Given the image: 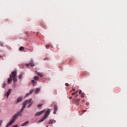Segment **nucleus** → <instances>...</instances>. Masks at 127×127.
<instances>
[{
	"instance_id": "f3484780",
	"label": "nucleus",
	"mask_w": 127,
	"mask_h": 127,
	"mask_svg": "<svg viewBox=\"0 0 127 127\" xmlns=\"http://www.w3.org/2000/svg\"><path fill=\"white\" fill-rule=\"evenodd\" d=\"M46 119H47V118H45V117L44 116V118H43L41 120L39 121V123H41L42 122H44Z\"/></svg>"
},
{
	"instance_id": "7ed1b4c3",
	"label": "nucleus",
	"mask_w": 127,
	"mask_h": 127,
	"mask_svg": "<svg viewBox=\"0 0 127 127\" xmlns=\"http://www.w3.org/2000/svg\"><path fill=\"white\" fill-rule=\"evenodd\" d=\"M31 100H25L23 103H22V109H25L26 107V105H27V103H30Z\"/></svg>"
},
{
	"instance_id": "412c9836",
	"label": "nucleus",
	"mask_w": 127,
	"mask_h": 127,
	"mask_svg": "<svg viewBox=\"0 0 127 127\" xmlns=\"http://www.w3.org/2000/svg\"><path fill=\"white\" fill-rule=\"evenodd\" d=\"M77 94H78V91H76L74 92H73L71 95L72 96H75V95H77Z\"/></svg>"
},
{
	"instance_id": "2eb2a0df",
	"label": "nucleus",
	"mask_w": 127,
	"mask_h": 127,
	"mask_svg": "<svg viewBox=\"0 0 127 127\" xmlns=\"http://www.w3.org/2000/svg\"><path fill=\"white\" fill-rule=\"evenodd\" d=\"M10 92H11V90H10V89H9L8 91L7 92V97L8 98V96H9V94H10Z\"/></svg>"
},
{
	"instance_id": "39448f33",
	"label": "nucleus",
	"mask_w": 127,
	"mask_h": 127,
	"mask_svg": "<svg viewBox=\"0 0 127 127\" xmlns=\"http://www.w3.org/2000/svg\"><path fill=\"white\" fill-rule=\"evenodd\" d=\"M30 65H31L32 67H34V66L35 65L33 63V61H30L29 64H26V67H29V66H30Z\"/></svg>"
},
{
	"instance_id": "ddd939ff",
	"label": "nucleus",
	"mask_w": 127,
	"mask_h": 127,
	"mask_svg": "<svg viewBox=\"0 0 127 127\" xmlns=\"http://www.w3.org/2000/svg\"><path fill=\"white\" fill-rule=\"evenodd\" d=\"M56 123V121L55 120H50V122L49 124L50 125H51V124H55Z\"/></svg>"
},
{
	"instance_id": "2f4dec72",
	"label": "nucleus",
	"mask_w": 127,
	"mask_h": 127,
	"mask_svg": "<svg viewBox=\"0 0 127 127\" xmlns=\"http://www.w3.org/2000/svg\"><path fill=\"white\" fill-rule=\"evenodd\" d=\"M65 85L66 87H68V86H69V84L67 83H66L65 84Z\"/></svg>"
},
{
	"instance_id": "4be33fe9",
	"label": "nucleus",
	"mask_w": 127,
	"mask_h": 127,
	"mask_svg": "<svg viewBox=\"0 0 127 127\" xmlns=\"http://www.w3.org/2000/svg\"><path fill=\"white\" fill-rule=\"evenodd\" d=\"M42 106H43V104H38L37 107L38 108V109H40V108L42 107Z\"/></svg>"
},
{
	"instance_id": "f03ea898",
	"label": "nucleus",
	"mask_w": 127,
	"mask_h": 127,
	"mask_svg": "<svg viewBox=\"0 0 127 127\" xmlns=\"http://www.w3.org/2000/svg\"><path fill=\"white\" fill-rule=\"evenodd\" d=\"M22 115H21V112H17L16 114H15L13 117H12V120L14 122L15 120H16V118L17 117H21Z\"/></svg>"
},
{
	"instance_id": "423d86ee",
	"label": "nucleus",
	"mask_w": 127,
	"mask_h": 127,
	"mask_svg": "<svg viewBox=\"0 0 127 127\" xmlns=\"http://www.w3.org/2000/svg\"><path fill=\"white\" fill-rule=\"evenodd\" d=\"M73 101H75V104L76 105V106H79V105H80V98H77L76 99H73Z\"/></svg>"
},
{
	"instance_id": "7c9ffc66",
	"label": "nucleus",
	"mask_w": 127,
	"mask_h": 127,
	"mask_svg": "<svg viewBox=\"0 0 127 127\" xmlns=\"http://www.w3.org/2000/svg\"><path fill=\"white\" fill-rule=\"evenodd\" d=\"M81 112H82V113H86L87 112V111L85 110H83L81 111Z\"/></svg>"
},
{
	"instance_id": "c756f323",
	"label": "nucleus",
	"mask_w": 127,
	"mask_h": 127,
	"mask_svg": "<svg viewBox=\"0 0 127 127\" xmlns=\"http://www.w3.org/2000/svg\"><path fill=\"white\" fill-rule=\"evenodd\" d=\"M24 110V109L21 108V109L20 112L22 113V112H23Z\"/></svg>"
},
{
	"instance_id": "6e6552de",
	"label": "nucleus",
	"mask_w": 127,
	"mask_h": 127,
	"mask_svg": "<svg viewBox=\"0 0 127 127\" xmlns=\"http://www.w3.org/2000/svg\"><path fill=\"white\" fill-rule=\"evenodd\" d=\"M28 100H30L31 101L30 102H28L27 104H29L28 105V106H27V108L28 109H29V108H30V107H31V106H32V104H33V102H32V99H29Z\"/></svg>"
},
{
	"instance_id": "58836bf2",
	"label": "nucleus",
	"mask_w": 127,
	"mask_h": 127,
	"mask_svg": "<svg viewBox=\"0 0 127 127\" xmlns=\"http://www.w3.org/2000/svg\"><path fill=\"white\" fill-rule=\"evenodd\" d=\"M0 45L1 46H2L3 45H2V44H0Z\"/></svg>"
},
{
	"instance_id": "5701e85b",
	"label": "nucleus",
	"mask_w": 127,
	"mask_h": 127,
	"mask_svg": "<svg viewBox=\"0 0 127 127\" xmlns=\"http://www.w3.org/2000/svg\"><path fill=\"white\" fill-rule=\"evenodd\" d=\"M5 82H3L2 83V88H4V87H5Z\"/></svg>"
},
{
	"instance_id": "a211bd4d",
	"label": "nucleus",
	"mask_w": 127,
	"mask_h": 127,
	"mask_svg": "<svg viewBox=\"0 0 127 127\" xmlns=\"http://www.w3.org/2000/svg\"><path fill=\"white\" fill-rule=\"evenodd\" d=\"M25 48L23 47H20L19 49V50H20V51H23V50H24Z\"/></svg>"
},
{
	"instance_id": "4c0bfd02",
	"label": "nucleus",
	"mask_w": 127,
	"mask_h": 127,
	"mask_svg": "<svg viewBox=\"0 0 127 127\" xmlns=\"http://www.w3.org/2000/svg\"><path fill=\"white\" fill-rule=\"evenodd\" d=\"M77 97H78V95H76L75 96V98H77Z\"/></svg>"
},
{
	"instance_id": "72a5a7b5",
	"label": "nucleus",
	"mask_w": 127,
	"mask_h": 127,
	"mask_svg": "<svg viewBox=\"0 0 127 127\" xmlns=\"http://www.w3.org/2000/svg\"><path fill=\"white\" fill-rule=\"evenodd\" d=\"M78 93H79V95H81V94H82V90H79Z\"/></svg>"
},
{
	"instance_id": "bb28decb",
	"label": "nucleus",
	"mask_w": 127,
	"mask_h": 127,
	"mask_svg": "<svg viewBox=\"0 0 127 127\" xmlns=\"http://www.w3.org/2000/svg\"><path fill=\"white\" fill-rule=\"evenodd\" d=\"M35 81H34V80H32V84H33V85H35Z\"/></svg>"
},
{
	"instance_id": "473e14b6",
	"label": "nucleus",
	"mask_w": 127,
	"mask_h": 127,
	"mask_svg": "<svg viewBox=\"0 0 127 127\" xmlns=\"http://www.w3.org/2000/svg\"><path fill=\"white\" fill-rule=\"evenodd\" d=\"M1 124H2V120L0 121V127L1 126Z\"/></svg>"
},
{
	"instance_id": "c85d7f7f",
	"label": "nucleus",
	"mask_w": 127,
	"mask_h": 127,
	"mask_svg": "<svg viewBox=\"0 0 127 127\" xmlns=\"http://www.w3.org/2000/svg\"><path fill=\"white\" fill-rule=\"evenodd\" d=\"M46 48H47V49H48L49 48V45H46Z\"/></svg>"
},
{
	"instance_id": "0eeeda50",
	"label": "nucleus",
	"mask_w": 127,
	"mask_h": 127,
	"mask_svg": "<svg viewBox=\"0 0 127 127\" xmlns=\"http://www.w3.org/2000/svg\"><path fill=\"white\" fill-rule=\"evenodd\" d=\"M44 112H45V110H42L41 112H38L35 114V117H38V116H41V115H42V114H43Z\"/></svg>"
},
{
	"instance_id": "f8f14e48",
	"label": "nucleus",
	"mask_w": 127,
	"mask_h": 127,
	"mask_svg": "<svg viewBox=\"0 0 127 127\" xmlns=\"http://www.w3.org/2000/svg\"><path fill=\"white\" fill-rule=\"evenodd\" d=\"M22 101V97L21 96L19 97L16 101V103H20Z\"/></svg>"
},
{
	"instance_id": "1a4fd4ad",
	"label": "nucleus",
	"mask_w": 127,
	"mask_h": 127,
	"mask_svg": "<svg viewBox=\"0 0 127 127\" xmlns=\"http://www.w3.org/2000/svg\"><path fill=\"white\" fill-rule=\"evenodd\" d=\"M49 114H50V109H48L45 113V118L47 119V117L49 116Z\"/></svg>"
},
{
	"instance_id": "6ab92c4d",
	"label": "nucleus",
	"mask_w": 127,
	"mask_h": 127,
	"mask_svg": "<svg viewBox=\"0 0 127 127\" xmlns=\"http://www.w3.org/2000/svg\"><path fill=\"white\" fill-rule=\"evenodd\" d=\"M39 91H40V88H37L35 89V93H36V94H37V92H39Z\"/></svg>"
},
{
	"instance_id": "b1692460",
	"label": "nucleus",
	"mask_w": 127,
	"mask_h": 127,
	"mask_svg": "<svg viewBox=\"0 0 127 127\" xmlns=\"http://www.w3.org/2000/svg\"><path fill=\"white\" fill-rule=\"evenodd\" d=\"M22 76H23V74L22 73H20L19 75V79H21V78H22Z\"/></svg>"
},
{
	"instance_id": "20e7f679",
	"label": "nucleus",
	"mask_w": 127,
	"mask_h": 127,
	"mask_svg": "<svg viewBox=\"0 0 127 127\" xmlns=\"http://www.w3.org/2000/svg\"><path fill=\"white\" fill-rule=\"evenodd\" d=\"M31 100H25L23 103H22V109H25L26 107V105H27V103H30Z\"/></svg>"
},
{
	"instance_id": "9d476101",
	"label": "nucleus",
	"mask_w": 127,
	"mask_h": 127,
	"mask_svg": "<svg viewBox=\"0 0 127 127\" xmlns=\"http://www.w3.org/2000/svg\"><path fill=\"white\" fill-rule=\"evenodd\" d=\"M58 110V107L57 106V105H55L54 108V115H55V114H56V112H57Z\"/></svg>"
},
{
	"instance_id": "393cba45",
	"label": "nucleus",
	"mask_w": 127,
	"mask_h": 127,
	"mask_svg": "<svg viewBox=\"0 0 127 127\" xmlns=\"http://www.w3.org/2000/svg\"><path fill=\"white\" fill-rule=\"evenodd\" d=\"M33 92V90H30L29 93L30 94V95H31V94H32Z\"/></svg>"
},
{
	"instance_id": "ea45409f",
	"label": "nucleus",
	"mask_w": 127,
	"mask_h": 127,
	"mask_svg": "<svg viewBox=\"0 0 127 127\" xmlns=\"http://www.w3.org/2000/svg\"><path fill=\"white\" fill-rule=\"evenodd\" d=\"M0 57H1V56H0Z\"/></svg>"
},
{
	"instance_id": "a878e982",
	"label": "nucleus",
	"mask_w": 127,
	"mask_h": 127,
	"mask_svg": "<svg viewBox=\"0 0 127 127\" xmlns=\"http://www.w3.org/2000/svg\"><path fill=\"white\" fill-rule=\"evenodd\" d=\"M81 98H84L85 97V94H84V93L81 94Z\"/></svg>"
},
{
	"instance_id": "a19ab883",
	"label": "nucleus",
	"mask_w": 127,
	"mask_h": 127,
	"mask_svg": "<svg viewBox=\"0 0 127 127\" xmlns=\"http://www.w3.org/2000/svg\"><path fill=\"white\" fill-rule=\"evenodd\" d=\"M46 127H48V126H47Z\"/></svg>"
},
{
	"instance_id": "c9c22d12",
	"label": "nucleus",
	"mask_w": 127,
	"mask_h": 127,
	"mask_svg": "<svg viewBox=\"0 0 127 127\" xmlns=\"http://www.w3.org/2000/svg\"><path fill=\"white\" fill-rule=\"evenodd\" d=\"M72 91H73V92H75V88H73V89H72Z\"/></svg>"
},
{
	"instance_id": "e433bc0d",
	"label": "nucleus",
	"mask_w": 127,
	"mask_h": 127,
	"mask_svg": "<svg viewBox=\"0 0 127 127\" xmlns=\"http://www.w3.org/2000/svg\"><path fill=\"white\" fill-rule=\"evenodd\" d=\"M69 99H70V100H71V99H72V97H69Z\"/></svg>"
},
{
	"instance_id": "4468645a",
	"label": "nucleus",
	"mask_w": 127,
	"mask_h": 127,
	"mask_svg": "<svg viewBox=\"0 0 127 127\" xmlns=\"http://www.w3.org/2000/svg\"><path fill=\"white\" fill-rule=\"evenodd\" d=\"M29 122L26 121L25 123L21 124V127H24L25 126H26L28 124H29Z\"/></svg>"
},
{
	"instance_id": "9b49d317",
	"label": "nucleus",
	"mask_w": 127,
	"mask_h": 127,
	"mask_svg": "<svg viewBox=\"0 0 127 127\" xmlns=\"http://www.w3.org/2000/svg\"><path fill=\"white\" fill-rule=\"evenodd\" d=\"M13 123H14V121L12 119L10 122L6 124L5 127H8L9 126H11Z\"/></svg>"
},
{
	"instance_id": "f704fd0d",
	"label": "nucleus",
	"mask_w": 127,
	"mask_h": 127,
	"mask_svg": "<svg viewBox=\"0 0 127 127\" xmlns=\"http://www.w3.org/2000/svg\"><path fill=\"white\" fill-rule=\"evenodd\" d=\"M81 102H82V104H84V103H85V100H82Z\"/></svg>"
},
{
	"instance_id": "dca6fc26",
	"label": "nucleus",
	"mask_w": 127,
	"mask_h": 127,
	"mask_svg": "<svg viewBox=\"0 0 127 127\" xmlns=\"http://www.w3.org/2000/svg\"><path fill=\"white\" fill-rule=\"evenodd\" d=\"M35 73H36L37 75L38 76H40L41 77H42V74H41V73H40V72H38L37 71H35Z\"/></svg>"
},
{
	"instance_id": "aec40b11",
	"label": "nucleus",
	"mask_w": 127,
	"mask_h": 127,
	"mask_svg": "<svg viewBox=\"0 0 127 127\" xmlns=\"http://www.w3.org/2000/svg\"><path fill=\"white\" fill-rule=\"evenodd\" d=\"M34 79L35 81H38V80H39V77L38 76H35L34 77Z\"/></svg>"
},
{
	"instance_id": "f257e3e1",
	"label": "nucleus",
	"mask_w": 127,
	"mask_h": 127,
	"mask_svg": "<svg viewBox=\"0 0 127 127\" xmlns=\"http://www.w3.org/2000/svg\"><path fill=\"white\" fill-rule=\"evenodd\" d=\"M10 78H8L7 83L10 84L13 80V83L17 82V72L16 71H13L11 72V74L9 75Z\"/></svg>"
},
{
	"instance_id": "cd10ccee",
	"label": "nucleus",
	"mask_w": 127,
	"mask_h": 127,
	"mask_svg": "<svg viewBox=\"0 0 127 127\" xmlns=\"http://www.w3.org/2000/svg\"><path fill=\"white\" fill-rule=\"evenodd\" d=\"M29 95H30V94L29 93H27L25 95V98H26V97H28V96H29Z\"/></svg>"
}]
</instances>
